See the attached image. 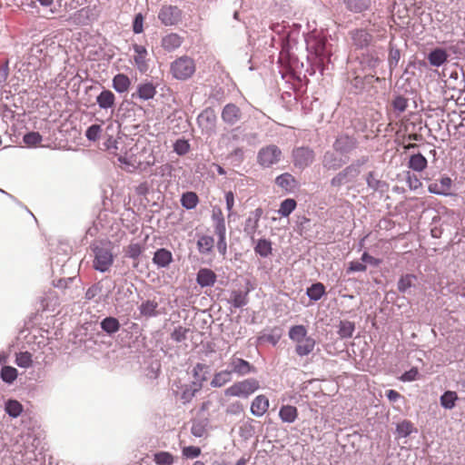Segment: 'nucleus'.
<instances>
[{
  "label": "nucleus",
  "mask_w": 465,
  "mask_h": 465,
  "mask_svg": "<svg viewBox=\"0 0 465 465\" xmlns=\"http://www.w3.org/2000/svg\"><path fill=\"white\" fill-rule=\"evenodd\" d=\"M106 148L110 153L117 157L120 168L128 173H134L136 170L144 171L155 163L153 156H151L148 160L143 159V150L134 143L133 139L126 137L109 139L106 143Z\"/></svg>",
  "instance_id": "1"
},
{
  "label": "nucleus",
  "mask_w": 465,
  "mask_h": 465,
  "mask_svg": "<svg viewBox=\"0 0 465 465\" xmlns=\"http://www.w3.org/2000/svg\"><path fill=\"white\" fill-rule=\"evenodd\" d=\"M196 71L194 60L188 55L176 58L170 65L172 76L177 80L185 81L191 78Z\"/></svg>",
  "instance_id": "2"
},
{
  "label": "nucleus",
  "mask_w": 465,
  "mask_h": 465,
  "mask_svg": "<svg viewBox=\"0 0 465 465\" xmlns=\"http://www.w3.org/2000/svg\"><path fill=\"white\" fill-rule=\"evenodd\" d=\"M260 382L255 378H248L234 382L224 391L226 397L248 398L260 389Z\"/></svg>",
  "instance_id": "3"
},
{
  "label": "nucleus",
  "mask_w": 465,
  "mask_h": 465,
  "mask_svg": "<svg viewBox=\"0 0 465 465\" xmlns=\"http://www.w3.org/2000/svg\"><path fill=\"white\" fill-rule=\"evenodd\" d=\"M282 158V150L275 144H268L258 151L256 161L262 169H267L277 165Z\"/></svg>",
  "instance_id": "4"
},
{
  "label": "nucleus",
  "mask_w": 465,
  "mask_h": 465,
  "mask_svg": "<svg viewBox=\"0 0 465 465\" xmlns=\"http://www.w3.org/2000/svg\"><path fill=\"white\" fill-rule=\"evenodd\" d=\"M94 268L99 272H107L114 262V255L110 243L102 244L94 248Z\"/></svg>",
  "instance_id": "5"
},
{
  "label": "nucleus",
  "mask_w": 465,
  "mask_h": 465,
  "mask_svg": "<svg viewBox=\"0 0 465 465\" xmlns=\"http://www.w3.org/2000/svg\"><path fill=\"white\" fill-rule=\"evenodd\" d=\"M183 12L175 5H163L158 13V19L165 26L177 25L182 19Z\"/></svg>",
  "instance_id": "6"
},
{
  "label": "nucleus",
  "mask_w": 465,
  "mask_h": 465,
  "mask_svg": "<svg viewBox=\"0 0 465 465\" xmlns=\"http://www.w3.org/2000/svg\"><path fill=\"white\" fill-rule=\"evenodd\" d=\"M293 164L299 169H304L314 161V152L309 147H297L292 153Z\"/></svg>",
  "instance_id": "7"
},
{
  "label": "nucleus",
  "mask_w": 465,
  "mask_h": 465,
  "mask_svg": "<svg viewBox=\"0 0 465 465\" xmlns=\"http://www.w3.org/2000/svg\"><path fill=\"white\" fill-rule=\"evenodd\" d=\"M307 46L321 60L330 55L327 50V40L321 35H311L307 40Z\"/></svg>",
  "instance_id": "8"
},
{
  "label": "nucleus",
  "mask_w": 465,
  "mask_h": 465,
  "mask_svg": "<svg viewBox=\"0 0 465 465\" xmlns=\"http://www.w3.org/2000/svg\"><path fill=\"white\" fill-rule=\"evenodd\" d=\"M231 374L235 373L238 376H244L256 371V368L249 361L232 355L228 362V369Z\"/></svg>",
  "instance_id": "9"
},
{
  "label": "nucleus",
  "mask_w": 465,
  "mask_h": 465,
  "mask_svg": "<svg viewBox=\"0 0 465 465\" xmlns=\"http://www.w3.org/2000/svg\"><path fill=\"white\" fill-rule=\"evenodd\" d=\"M357 146V139L348 134H341L338 136L333 143V149L341 154L350 153L356 149Z\"/></svg>",
  "instance_id": "10"
},
{
  "label": "nucleus",
  "mask_w": 465,
  "mask_h": 465,
  "mask_svg": "<svg viewBox=\"0 0 465 465\" xmlns=\"http://www.w3.org/2000/svg\"><path fill=\"white\" fill-rule=\"evenodd\" d=\"M133 49L134 52V63L137 70L143 74L147 72L149 69V64L147 58L148 53L146 48L143 45L134 44L133 45Z\"/></svg>",
  "instance_id": "11"
},
{
  "label": "nucleus",
  "mask_w": 465,
  "mask_h": 465,
  "mask_svg": "<svg viewBox=\"0 0 465 465\" xmlns=\"http://www.w3.org/2000/svg\"><path fill=\"white\" fill-rule=\"evenodd\" d=\"M206 380L207 377L203 375L197 379V381H193L183 388V391L181 392V399L184 403L190 402L193 400L195 394L202 390L203 384Z\"/></svg>",
  "instance_id": "12"
},
{
  "label": "nucleus",
  "mask_w": 465,
  "mask_h": 465,
  "mask_svg": "<svg viewBox=\"0 0 465 465\" xmlns=\"http://www.w3.org/2000/svg\"><path fill=\"white\" fill-rule=\"evenodd\" d=\"M155 94L156 86L153 83L145 82L137 85L136 91L132 94V98L147 101L153 99Z\"/></svg>",
  "instance_id": "13"
},
{
  "label": "nucleus",
  "mask_w": 465,
  "mask_h": 465,
  "mask_svg": "<svg viewBox=\"0 0 465 465\" xmlns=\"http://www.w3.org/2000/svg\"><path fill=\"white\" fill-rule=\"evenodd\" d=\"M242 118L241 109L234 104H226L222 111V119L230 125H234Z\"/></svg>",
  "instance_id": "14"
},
{
  "label": "nucleus",
  "mask_w": 465,
  "mask_h": 465,
  "mask_svg": "<svg viewBox=\"0 0 465 465\" xmlns=\"http://www.w3.org/2000/svg\"><path fill=\"white\" fill-rule=\"evenodd\" d=\"M183 42V38L176 33H169L163 36L161 46L167 52L178 49Z\"/></svg>",
  "instance_id": "15"
},
{
  "label": "nucleus",
  "mask_w": 465,
  "mask_h": 465,
  "mask_svg": "<svg viewBox=\"0 0 465 465\" xmlns=\"http://www.w3.org/2000/svg\"><path fill=\"white\" fill-rule=\"evenodd\" d=\"M269 399L263 395L256 396L251 404V412L256 417H262L269 409Z\"/></svg>",
  "instance_id": "16"
},
{
  "label": "nucleus",
  "mask_w": 465,
  "mask_h": 465,
  "mask_svg": "<svg viewBox=\"0 0 465 465\" xmlns=\"http://www.w3.org/2000/svg\"><path fill=\"white\" fill-rule=\"evenodd\" d=\"M275 183L287 193L293 192L298 185L295 177L289 173H284L277 176L275 178Z\"/></svg>",
  "instance_id": "17"
},
{
  "label": "nucleus",
  "mask_w": 465,
  "mask_h": 465,
  "mask_svg": "<svg viewBox=\"0 0 465 465\" xmlns=\"http://www.w3.org/2000/svg\"><path fill=\"white\" fill-rule=\"evenodd\" d=\"M451 179L450 177H441L429 184L428 190L431 193L447 195L451 187Z\"/></svg>",
  "instance_id": "18"
},
{
  "label": "nucleus",
  "mask_w": 465,
  "mask_h": 465,
  "mask_svg": "<svg viewBox=\"0 0 465 465\" xmlns=\"http://www.w3.org/2000/svg\"><path fill=\"white\" fill-rule=\"evenodd\" d=\"M115 95L108 89L103 90L96 97V103L101 109L107 110L115 106Z\"/></svg>",
  "instance_id": "19"
},
{
  "label": "nucleus",
  "mask_w": 465,
  "mask_h": 465,
  "mask_svg": "<svg viewBox=\"0 0 465 465\" xmlns=\"http://www.w3.org/2000/svg\"><path fill=\"white\" fill-rule=\"evenodd\" d=\"M216 278V274L211 269L202 268L197 272L196 281L201 287H208L215 283Z\"/></svg>",
  "instance_id": "20"
},
{
  "label": "nucleus",
  "mask_w": 465,
  "mask_h": 465,
  "mask_svg": "<svg viewBox=\"0 0 465 465\" xmlns=\"http://www.w3.org/2000/svg\"><path fill=\"white\" fill-rule=\"evenodd\" d=\"M315 345V340L309 336L304 340H300L298 342H296L295 352L302 357L307 356L313 351Z\"/></svg>",
  "instance_id": "21"
},
{
  "label": "nucleus",
  "mask_w": 465,
  "mask_h": 465,
  "mask_svg": "<svg viewBox=\"0 0 465 465\" xmlns=\"http://www.w3.org/2000/svg\"><path fill=\"white\" fill-rule=\"evenodd\" d=\"M262 215V210L261 208H257L245 222L244 232L250 234L252 237L259 227V221Z\"/></svg>",
  "instance_id": "22"
},
{
  "label": "nucleus",
  "mask_w": 465,
  "mask_h": 465,
  "mask_svg": "<svg viewBox=\"0 0 465 465\" xmlns=\"http://www.w3.org/2000/svg\"><path fill=\"white\" fill-rule=\"evenodd\" d=\"M367 162V159L358 160L341 171L346 183L354 181L361 173V166Z\"/></svg>",
  "instance_id": "23"
},
{
  "label": "nucleus",
  "mask_w": 465,
  "mask_h": 465,
  "mask_svg": "<svg viewBox=\"0 0 465 465\" xmlns=\"http://www.w3.org/2000/svg\"><path fill=\"white\" fill-rule=\"evenodd\" d=\"M153 262L159 267H167L173 262V254L169 250L161 248L154 252Z\"/></svg>",
  "instance_id": "24"
},
{
  "label": "nucleus",
  "mask_w": 465,
  "mask_h": 465,
  "mask_svg": "<svg viewBox=\"0 0 465 465\" xmlns=\"http://www.w3.org/2000/svg\"><path fill=\"white\" fill-rule=\"evenodd\" d=\"M131 85L130 78L124 74H117L113 78V87L117 93H125Z\"/></svg>",
  "instance_id": "25"
},
{
  "label": "nucleus",
  "mask_w": 465,
  "mask_h": 465,
  "mask_svg": "<svg viewBox=\"0 0 465 465\" xmlns=\"http://www.w3.org/2000/svg\"><path fill=\"white\" fill-rule=\"evenodd\" d=\"M158 302L154 300L143 302L139 306L140 313L144 317H155L159 314L157 311Z\"/></svg>",
  "instance_id": "26"
},
{
  "label": "nucleus",
  "mask_w": 465,
  "mask_h": 465,
  "mask_svg": "<svg viewBox=\"0 0 465 465\" xmlns=\"http://www.w3.org/2000/svg\"><path fill=\"white\" fill-rule=\"evenodd\" d=\"M279 416L283 422L292 423L298 417V410L292 405H283L280 409Z\"/></svg>",
  "instance_id": "27"
},
{
  "label": "nucleus",
  "mask_w": 465,
  "mask_h": 465,
  "mask_svg": "<svg viewBox=\"0 0 465 465\" xmlns=\"http://www.w3.org/2000/svg\"><path fill=\"white\" fill-rule=\"evenodd\" d=\"M214 247V239L213 236L202 235L197 241V248L200 253H210Z\"/></svg>",
  "instance_id": "28"
},
{
  "label": "nucleus",
  "mask_w": 465,
  "mask_h": 465,
  "mask_svg": "<svg viewBox=\"0 0 465 465\" xmlns=\"http://www.w3.org/2000/svg\"><path fill=\"white\" fill-rule=\"evenodd\" d=\"M427 159L421 153H416L411 156L408 166L416 172H422L427 167Z\"/></svg>",
  "instance_id": "29"
},
{
  "label": "nucleus",
  "mask_w": 465,
  "mask_h": 465,
  "mask_svg": "<svg viewBox=\"0 0 465 465\" xmlns=\"http://www.w3.org/2000/svg\"><path fill=\"white\" fill-rule=\"evenodd\" d=\"M458 400V394L453 391H445L440 398V405L446 410L453 409Z\"/></svg>",
  "instance_id": "30"
},
{
  "label": "nucleus",
  "mask_w": 465,
  "mask_h": 465,
  "mask_svg": "<svg viewBox=\"0 0 465 465\" xmlns=\"http://www.w3.org/2000/svg\"><path fill=\"white\" fill-rule=\"evenodd\" d=\"M417 280L416 275L406 273L400 277L397 288L398 291L401 293H405L410 288L414 285V282Z\"/></svg>",
  "instance_id": "31"
},
{
  "label": "nucleus",
  "mask_w": 465,
  "mask_h": 465,
  "mask_svg": "<svg viewBox=\"0 0 465 465\" xmlns=\"http://www.w3.org/2000/svg\"><path fill=\"white\" fill-rule=\"evenodd\" d=\"M322 164L329 170H337L343 164V162L339 159L333 153L327 152L322 160Z\"/></svg>",
  "instance_id": "32"
},
{
  "label": "nucleus",
  "mask_w": 465,
  "mask_h": 465,
  "mask_svg": "<svg viewBox=\"0 0 465 465\" xmlns=\"http://www.w3.org/2000/svg\"><path fill=\"white\" fill-rule=\"evenodd\" d=\"M447 54L443 49L437 48L430 53L428 60L433 66H440L447 61Z\"/></svg>",
  "instance_id": "33"
},
{
  "label": "nucleus",
  "mask_w": 465,
  "mask_h": 465,
  "mask_svg": "<svg viewBox=\"0 0 465 465\" xmlns=\"http://www.w3.org/2000/svg\"><path fill=\"white\" fill-rule=\"evenodd\" d=\"M307 334L308 331L303 325H294L289 330V338L295 343L309 337Z\"/></svg>",
  "instance_id": "34"
},
{
  "label": "nucleus",
  "mask_w": 465,
  "mask_h": 465,
  "mask_svg": "<svg viewBox=\"0 0 465 465\" xmlns=\"http://www.w3.org/2000/svg\"><path fill=\"white\" fill-rule=\"evenodd\" d=\"M307 334L308 331L303 325H294L289 330V338L295 343L309 337Z\"/></svg>",
  "instance_id": "35"
},
{
  "label": "nucleus",
  "mask_w": 465,
  "mask_h": 465,
  "mask_svg": "<svg viewBox=\"0 0 465 465\" xmlns=\"http://www.w3.org/2000/svg\"><path fill=\"white\" fill-rule=\"evenodd\" d=\"M232 380V374L228 370L221 371L214 374L211 385L214 388H220L224 384L230 382Z\"/></svg>",
  "instance_id": "36"
},
{
  "label": "nucleus",
  "mask_w": 465,
  "mask_h": 465,
  "mask_svg": "<svg viewBox=\"0 0 465 465\" xmlns=\"http://www.w3.org/2000/svg\"><path fill=\"white\" fill-rule=\"evenodd\" d=\"M254 251L257 254L262 257H268L272 254V242L267 239H260L258 240Z\"/></svg>",
  "instance_id": "37"
},
{
  "label": "nucleus",
  "mask_w": 465,
  "mask_h": 465,
  "mask_svg": "<svg viewBox=\"0 0 465 465\" xmlns=\"http://www.w3.org/2000/svg\"><path fill=\"white\" fill-rule=\"evenodd\" d=\"M247 292L242 291H232L231 292L229 302L233 307H242L247 303Z\"/></svg>",
  "instance_id": "38"
},
{
  "label": "nucleus",
  "mask_w": 465,
  "mask_h": 465,
  "mask_svg": "<svg viewBox=\"0 0 465 465\" xmlns=\"http://www.w3.org/2000/svg\"><path fill=\"white\" fill-rule=\"evenodd\" d=\"M198 203V195L193 192H186L181 197L182 206L188 210L195 208Z\"/></svg>",
  "instance_id": "39"
},
{
  "label": "nucleus",
  "mask_w": 465,
  "mask_h": 465,
  "mask_svg": "<svg viewBox=\"0 0 465 465\" xmlns=\"http://www.w3.org/2000/svg\"><path fill=\"white\" fill-rule=\"evenodd\" d=\"M5 411L12 418H17L23 411V405L16 400H8L5 402Z\"/></svg>",
  "instance_id": "40"
},
{
  "label": "nucleus",
  "mask_w": 465,
  "mask_h": 465,
  "mask_svg": "<svg viewBox=\"0 0 465 465\" xmlns=\"http://www.w3.org/2000/svg\"><path fill=\"white\" fill-rule=\"evenodd\" d=\"M101 328L105 332L113 334L119 331L120 323L119 321L114 317H106L102 321Z\"/></svg>",
  "instance_id": "41"
},
{
  "label": "nucleus",
  "mask_w": 465,
  "mask_h": 465,
  "mask_svg": "<svg viewBox=\"0 0 465 465\" xmlns=\"http://www.w3.org/2000/svg\"><path fill=\"white\" fill-rule=\"evenodd\" d=\"M347 7L355 13H361L369 8L371 0H344Z\"/></svg>",
  "instance_id": "42"
},
{
  "label": "nucleus",
  "mask_w": 465,
  "mask_h": 465,
  "mask_svg": "<svg viewBox=\"0 0 465 465\" xmlns=\"http://www.w3.org/2000/svg\"><path fill=\"white\" fill-rule=\"evenodd\" d=\"M325 292V287L322 283L317 282L312 284L310 288L307 289V295L311 300L318 301L320 300Z\"/></svg>",
  "instance_id": "43"
},
{
  "label": "nucleus",
  "mask_w": 465,
  "mask_h": 465,
  "mask_svg": "<svg viewBox=\"0 0 465 465\" xmlns=\"http://www.w3.org/2000/svg\"><path fill=\"white\" fill-rule=\"evenodd\" d=\"M295 208H296L295 200L291 199V198L285 199L284 201L282 202V203L280 205V209L278 210V213L282 216L287 217L293 212V210Z\"/></svg>",
  "instance_id": "44"
},
{
  "label": "nucleus",
  "mask_w": 465,
  "mask_h": 465,
  "mask_svg": "<svg viewBox=\"0 0 465 465\" xmlns=\"http://www.w3.org/2000/svg\"><path fill=\"white\" fill-rule=\"evenodd\" d=\"M355 330L354 324L349 321H341L339 325L338 333L341 338H350Z\"/></svg>",
  "instance_id": "45"
},
{
  "label": "nucleus",
  "mask_w": 465,
  "mask_h": 465,
  "mask_svg": "<svg viewBox=\"0 0 465 465\" xmlns=\"http://www.w3.org/2000/svg\"><path fill=\"white\" fill-rule=\"evenodd\" d=\"M153 460L157 465H172L173 463V456L167 451H160L154 454Z\"/></svg>",
  "instance_id": "46"
},
{
  "label": "nucleus",
  "mask_w": 465,
  "mask_h": 465,
  "mask_svg": "<svg viewBox=\"0 0 465 465\" xmlns=\"http://www.w3.org/2000/svg\"><path fill=\"white\" fill-rule=\"evenodd\" d=\"M1 378L7 383H12L17 378V371L11 366H5L1 371Z\"/></svg>",
  "instance_id": "47"
},
{
  "label": "nucleus",
  "mask_w": 465,
  "mask_h": 465,
  "mask_svg": "<svg viewBox=\"0 0 465 465\" xmlns=\"http://www.w3.org/2000/svg\"><path fill=\"white\" fill-rule=\"evenodd\" d=\"M15 362L19 367L28 368L32 365V354L28 351H23L16 354Z\"/></svg>",
  "instance_id": "48"
},
{
  "label": "nucleus",
  "mask_w": 465,
  "mask_h": 465,
  "mask_svg": "<svg viewBox=\"0 0 465 465\" xmlns=\"http://www.w3.org/2000/svg\"><path fill=\"white\" fill-rule=\"evenodd\" d=\"M216 121V115L213 112V110L208 108L204 110L199 116H198V122L200 124H203V123H206L210 124L211 126L214 125Z\"/></svg>",
  "instance_id": "49"
},
{
  "label": "nucleus",
  "mask_w": 465,
  "mask_h": 465,
  "mask_svg": "<svg viewBox=\"0 0 465 465\" xmlns=\"http://www.w3.org/2000/svg\"><path fill=\"white\" fill-rule=\"evenodd\" d=\"M190 330L183 326L176 327L171 333V338L176 342H182L187 339V334Z\"/></svg>",
  "instance_id": "50"
},
{
  "label": "nucleus",
  "mask_w": 465,
  "mask_h": 465,
  "mask_svg": "<svg viewBox=\"0 0 465 465\" xmlns=\"http://www.w3.org/2000/svg\"><path fill=\"white\" fill-rule=\"evenodd\" d=\"M413 430V425L409 420H403L397 425V432L401 437L409 436Z\"/></svg>",
  "instance_id": "51"
},
{
  "label": "nucleus",
  "mask_w": 465,
  "mask_h": 465,
  "mask_svg": "<svg viewBox=\"0 0 465 465\" xmlns=\"http://www.w3.org/2000/svg\"><path fill=\"white\" fill-rule=\"evenodd\" d=\"M183 455L187 459H194L201 455L202 450L196 446H187L183 448Z\"/></svg>",
  "instance_id": "52"
},
{
  "label": "nucleus",
  "mask_w": 465,
  "mask_h": 465,
  "mask_svg": "<svg viewBox=\"0 0 465 465\" xmlns=\"http://www.w3.org/2000/svg\"><path fill=\"white\" fill-rule=\"evenodd\" d=\"M101 132L102 128L99 124H93L86 130L85 135L88 140L96 141L99 138Z\"/></svg>",
  "instance_id": "53"
},
{
  "label": "nucleus",
  "mask_w": 465,
  "mask_h": 465,
  "mask_svg": "<svg viewBox=\"0 0 465 465\" xmlns=\"http://www.w3.org/2000/svg\"><path fill=\"white\" fill-rule=\"evenodd\" d=\"M24 142L27 145H37L42 142V136L39 134V133L31 132L24 136Z\"/></svg>",
  "instance_id": "54"
},
{
  "label": "nucleus",
  "mask_w": 465,
  "mask_h": 465,
  "mask_svg": "<svg viewBox=\"0 0 465 465\" xmlns=\"http://www.w3.org/2000/svg\"><path fill=\"white\" fill-rule=\"evenodd\" d=\"M144 16L139 13L135 15L133 21V31L134 34H141L143 32Z\"/></svg>",
  "instance_id": "55"
},
{
  "label": "nucleus",
  "mask_w": 465,
  "mask_h": 465,
  "mask_svg": "<svg viewBox=\"0 0 465 465\" xmlns=\"http://www.w3.org/2000/svg\"><path fill=\"white\" fill-rule=\"evenodd\" d=\"M190 149V145L185 140H177L173 144V150L179 155L185 154Z\"/></svg>",
  "instance_id": "56"
},
{
  "label": "nucleus",
  "mask_w": 465,
  "mask_h": 465,
  "mask_svg": "<svg viewBox=\"0 0 465 465\" xmlns=\"http://www.w3.org/2000/svg\"><path fill=\"white\" fill-rule=\"evenodd\" d=\"M191 432L193 436L201 438L206 434V428L202 422H194L192 425Z\"/></svg>",
  "instance_id": "57"
},
{
  "label": "nucleus",
  "mask_w": 465,
  "mask_h": 465,
  "mask_svg": "<svg viewBox=\"0 0 465 465\" xmlns=\"http://www.w3.org/2000/svg\"><path fill=\"white\" fill-rule=\"evenodd\" d=\"M142 252V248L139 243H131L126 249V255L130 258L135 259Z\"/></svg>",
  "instance_id": "58"
},
{
  "label": "nucleus",
  "mask_w": 465,
  "mask_h": 465,
  "mask_svg": "<svg viewBox=\"0 0 465 465\" xmlns=\"http://www.w3.org/2000/svg\"><path fill=\"white\" fill-rule=\"evenodd\" d=\"M208 369V366L203 364V363H197L193 370V378H194V381H197V379L201 378L202 376H206V371Z\"/></svg>",
  "instance_id": "59"
},
{
  "label": "nucleus",
  "mask_w": 465,
  "mask_h": 465,
  "mask_svg": "<svg viewBox=\"0 0 465 465\" xmlns=\"http://www.w3.org/2000/svg\"><path fill=\"white\" fill-rule=\"evenodd\" d=\"M393 107L394 109L398 110L399 112H404L408 106L407 99H405L402 96H397L393 100Z\"/></svg>",
  "instance_id": "60"
},
{
  "label": "nucleus",
  "mask_w": 465,
  "mask_h": 465,
  "mask_svg": "<svg viewBox=\"0 0 465 465\" xmlns=\"http://www.w3.org/2000/svg\"><path fill=\"white\" fill-rule=\"evenodd\" d=\"M418 375H419V371L416 368H412L411 369L410 371H405L401 377V380L402 381H415L417 378H418Z\"/></svg>",
  "instance_id": "61"
},
{
  "label": "nucleus",
  "mask_w": 465,
  "mask_h": 465,
  "mask_svg": "<svg viewBox=\"0 0 465 465\" xmlns=\"http://www.w3.org/2000/svg\"><path fill=\"white\" fill-rule=\"evenodd\" d=\"M367 267L365 264L359 261H352L349 264L348 272H364L366 271Z\"/></svg>",
  "instance_id": "62"
},
{
  "label": "nucleus",
  "mask_w": 465,
  "mask_h": 465,
  "mask_svg": "<svg viewBox=\"0 0 465 465\" xmlns=\"http://www.w3.org/2000/svg\"><path fill=\"white\" fill-rule=\"evenodd\" d=\"M212 219L214 223L225 222L223 211L220 207H213V213H212Z\"/></svg>",
  "instance_id": "63"
},
{
  "label": "nucleus",
  "mask_w": 465,
  "mask_h": 465,
  "mask_svg": "<svg viewBox=\"0 0 465 465\" xmlns=\"http://www.w3.org/2000/svg\"><path fill=\"white\" fill-rule=\"evenodd\" d=\"M225 201H226V207L229 212L228 216L230 217L232 213V208L234 205V194L232 192H227L225 193Z\"/></svg>",
  "instance_id": "64"
}]
</instances>
